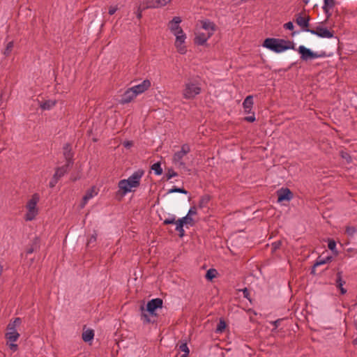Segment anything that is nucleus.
I'll return each mask as SVG.
<instances>
[{"label":"nucleus","instance_id":"nucleus-12","mask_svg":"<svg viewBox=\"0 0 357 357\" xmlns=\"http://www.w3.org/2000/svg\"><path fill=\"white\" fill-rule=\"evenodd\" d=\"M194 223V220L192 216H188L187 214L185 216L178 219L176 222V230L178 231L179 236L181 237L184 236L185 231L183 229L184 225H190L192 226Z\"/></svg>","mask_w":357,"mask_h":357},{"label":"nucleus","instance_id":"nucleus-22","mask_svg":"<svg viewBox=\"0 0 357 357\" xmlns=\"http://www.w3.org/2000/svg\"><path fill=\"white\" fill-rule=\"evenodd\" d=\"M70 166L71 165H68V164L66 163L63 166L56 168L54 175L58 178H60L68 172Z\"/></svg>","mask_w":357,"mask_h":357},{"label":"nucleus","instance_id":"nucleus-40","mask_svg":"<svg viewBox=\"0 0 357 357\" xmlns=\"http://www.w3.org/2000/svg\"><path fill=\"white\" fill-rule=\"evenodd\" d=\"M7 344L8 345L10 349L15 352L17 350L18 346L17 344H15V342H7Z\"/></svg>","mask_w":357,"mask_h":357},{"label":"nucleus","instance_id":"nucleus-24","mask_svg":"<svg viewBox=\"0 0 357 357\" xmlns=\"http://www.w3.org/2000/svg\"><path fill=\"white\" fill-rule=\"evenodd\" d=\"M56 104V101L48 100L40 104V107L44 110H49Z\"/></svg>","mask_w":357,"mask_h":357},{"label":"nucleus","instance_id":"nucleus-45","mask_svg":"<svg viewBox=\"0 0 357 357\" xmlns=\"http://www.w3.org/2000/svg\"><path fill=\"white\" fill-rule=\"evenodd\" d=\"M145 8H147L146 7V6L142 7V6H139L138 9H137V18L140 19L142 17V10L145 9Z\"/></svg>","mask_w":357,"mask_h":357},{"label":"nucleus","instance_id":"nucleus-57","mask_svg":"<svg viewBox=\"0 0 357 357\" xmlns=\"http://www.w3.org/2000/svg\"><path fill=\"white\" fill-rule=\"evenodd\" d=\"M354 344H357V337L354 340Z\"/></svg>","mask_w":357,"mask_h":357},{"label":"nucleus","instance_id":"nucleus-18","mask_svg":"<svg viewBox=\"0 0 357 357\" xmlns=\"http://www.w3.org/2000/svg\"><path fill=\"white\" fill-rule=\"evenodd\" d=\"M170 1H171V0H148L146 2V8H158V7L165 6Z\"/></svg>","mask_w":357,"mask_h":357},{"label":"nucleus","instance_id":"nucleus-49","mask_svg":"<svg viewBox=\"0 0 357 357\" xmlns=\"http://www.w3.org/2000/svg\"><path fill=\"white\" fill-rule=\"evenodd\" d=\"M282 321V320L279 319H277V320H275V321H272L271 324L273 326H274V327L276 328H278V327L279 326L280 323V321Z\"/></svg>","mask_w":357,"mask_h":357},{"label":"nucleus","instance_id":"nucleus-30","mask_svg":"<svg viewBox=\"0 0 357 357\" xmlns=\"http://www.w3.org/2000/svg\"><path fill=\"white\" fill-rule=\"evenodd\" d=\"M97 194V192H96V190L94 189V188H91L90 190H89L86 195L84 196V199H91V198H93Z\"/></svg>","mask_w":357,"mask_h":357},{"label":"nucleus","instance_id":"nucleus-2","mask_svg":"<svg viewBox=\"0 0 357 357\" xmlns=\"http://www.w3.org/2000/svg\"><path fill=\"white\" fill-rule=\"evenodd\" d=\"M144 174L142 169H138L133 172L127 179H122L119 181L118 187L119 192L123 195H126L130 192L133 188H137L140 185L141 179Z\"/></svg>","mask_w":357,"mask_h":357},{"label":"nucleus","instance_id":"nucleus-23","mask_svg":"<svg viewBox=\"0 0 357 357\" xmlns=\"http://www.w3.org/2000/svg\"><path fill=\"white\" fill-rule=\"evenodd\" d=\"M94 333L93 330H86L82 333V339L84 342H89L93 339Z\"/></svg>","mask_w":357,"mask_h":357},{"label":"nucleus","instance_id":"nucleus-19","mask_svg":"<svg viewBox=\"0 0 357 357\" xmlns=\"http://www.w3.org/2000/svg\"><path fill=\"white\" fill-rule=\"evenodd\" d=\"M182 20L180 17H174L173 19L169 22L168 27L170 30L171 33L175 31H178L181 27L180 26V23Z\"/></svg>","mask_w":357,"mask_h":357},{"label":"nucleus","instance_id":"nucleus-46","mask_svg":"<svg viewBox=\"0 0 357 357\" xmlns=\"http://www.w3.org/2000/svg\"><path fill=\"white\" fill-rule=\"evenodd\" d=\"M245 120L248 122H254L256 120L255 113H252L251 116L245 117Z\"/></svg>","mask_w":357,"mask_h":357},{"label":"nucleus","instance_id":"nucleus-43","mask_svg":"<svg viewBox=\"0 0 357 357\" xmlns=\"http://www.w3.org/2000/svg\"><path fill=\"white\" fill-rule=\"evenodd\" d=\"M118 10V7L117 6H111L109 8V10H108V13L110 15H114L116 11Z\"/></svg>","mask_w":357,"mask_h":357},{"label":"nucleus","instance_id":"nucleus-11","mask_svg":"<svg viewBox=\"0 0 357 357\" xmlns=\"http://www.w3.org/2000/svg\"><path fill=\"white\" fill-rule=\"evenodd\" d=\"M305 32H309L322 38H332L333 37V32L322 26H317L314 29H306Z\"/></svg>","mask_w":357,"mask_h":357},{"label":"nucleus","instance_id":"nucleus-33","mask_svg":"<svg viewBox=\"0 0 357 357\" xmlns=\"http://www.w3.org/2000/svg\"><path fill=\"white\" fill-rule=\"evenodd\" d=\"M176 176H177V173L176 172H174L172 169H169L166 174V178L167 180H169Z\"/></svg>","mask_w":357,"mask_h":357},{"label":"nucleus","instance_id":"nucleus-15","mask_svg":"<svg viewBox=\"0 0 357 357\" xmlns=\"http://www.w3.org/2000/svg\"><path fill=\"white\" fill-rule=\"evenodd\" d=\"M293 197L291 192L288 188H282L278 191V202L290 201Z\"/></svg>","mask_w":357,"mask_h":357},{"label":"nucleus","instance_id":"nucleus-17","mask_svg":"<svg viewBox=\"0 0 357 357\" xmlns=\"http://www.w3.org/2000/svg\"><path fill=\"white\" fill-rule=\"evenodd\" d=\"M63 156L66 160V163L68 165H73V153L71 151V147L68 144H66L63 147Z\"/></svg>","mask_w":357,"mask_h":357},{"label":"nucleus","instance_id":"nucleus-8","mask_svg":"<svg viewBox=\"0 0 357 357\" xmlns=\"http://www.w3.org/2000/svg\"><path fill=\"white\" fill-rule=\"evenodd\" d=\"M172 33L176 38L174 45L177 51L181 54H185L187 52V48L185 45V43L187 37L182 28L179 29L178 31L176 30L174 32H172Z\"/></svg>","mask_w":357,"mask_h":357},{"label":"nucleus","instance_id":"nucleus-48","mask_svg":"<svg viewBox=\"0 0 357 357\" xmlns=\"http://www.w3.org/2000/svg\"><path fill=\"white\" fill-rule=\"evenodd\" d=\"M328 246L330 250H333L336 247V243L334 241H329Z\"/></svg>","mask_w":357,"mask_h":357},{"label":"nucleus","instance_id":"nucleus-56","mask_svg":"<svg viewBox=\"0 0 357 357\" xmlns=\"http://www.w3.org/2000/svg\"><path fill=\"white\" fill-rule=\"evenodd\" d=\"M33 252V249H29L28 251H27V254H31Z\"/></svg>","mask_w":357,"mask_h":357},{"label":"nucleus","instance_id":"nucleus-21","mask_svg":"<svg viewBox=\"0 0 357 357\" xmlns=\"http://www.w3.org/2000/svg\"><path fill=\"white\" fill-rule=\"evenodd\" d=\"M344 284L345 282L342 278V272H338L337 273L336 287L340 289L342 294L347 293V289L343 287Z\"/></svg>","mask_w":357,"mask_h":357},{"label":"nucleus","instance_id":"nucleus-7","mask_svg":"<svg viewBox=\"0 0 357 357\" xmlns=\"http://www.w3.org/2000/svg\"><path fill=\"white\" fill-rule=\"evenodd\" d=\"M190 151V148L188 144H184L181 146V149L176 151L172 158V162L178 167L186 169L185 163L183 161V158Z\"/></svg>","mask_w":357,"mask_h":357},{"label":"nucleus","instance_id":"nucleus-16","mask_svg":"<svg viewBox=\"0 0 357 357\" xmlns=\"http://www.w3.org/2000/svg\"><path fill=\"white\" fill-rule=\"evenodd\" d=\"M135 93L131 88L128 89L122 95L121 102L123 104L130 102L137 96Z\"/></svg>","mask_w":357,"mask_h":357},{"label":"nucleus","instance_id":"nucleus-31","mask_svg":"<svg viewBox=\"0 0 357 357\" xmlns=\"http://www.w3.org/2000/svg\"><path fill=\"white\" fill-rule=\"evenodd\" d=\"M174 192H179V193H182V194H185V195H186L188 193V192L184 188H176V187H174L168 190V193H174Z\"/></svg>","mask_w":357,"mask_h":357},{"label":"nucleus","instance_id":"nucleus-10","mask_svg":"<svg viewBox=\"0 0 357 357\" xmlns=\"http://www.w3.org/2000/svg\"><path fill=\"white\" fill-rule=\"evenodd\" d=\"M298 52L301 54V59L303 61L321 58L326 55L324 52L318 54L317 52H312L310 49L307 48L303 45H300L298 47Z\"/></svg>","mask_w":357,"mask_h":357},{"label":"nucleus","instance_id":"nucleus-50","mask_svg":"<svg viewBox=\"0 0 357 357\" xmlns=\"http://www.w3.org/2000/svg\"><path fill=\"white\" fill-rule=\"evenodd\" d=\"M280 245V241H276V242H274L272 243V246H273V248L274 250H277L278 248H279Z\"/></svg>","mask_w":357,"mask_h":357},{"label":"nucleus","instance_id":"nucleus-38","mask_svg":"<svg viewBox=\"0 0 357 357\" xmlns=\"http://www.w3.org/2000/svg\"><path fill=\"white\" fill-rule=\"evenodd\" d=\"M322 9L326 15V19H329L330 17L331 16V10L332 9V8H329L328 6H322Z\"/></svg>","mask_w":357,"mask_h":357},{"label":"nucleus","instance_id":"nucleus-47","mask_svg":"<svg viewBox=\"0 0 357 357\" xmlns=\"http://www.w3.org/2000/svg\"><path fill=\"white\" fill-rule=\"evenodd\" d=\"M284 27L288 30H293L294 26L291 22H289L284 24Z\"/></svg>","mask_w":357,"mask_h":357},{"label":"nucleus","instance_id":"nucleus-53","mask_svg":"<svg viewBox=\"0 0 357 357\" xmlns=\"http://www.w3.org/2000/svg\"><path fill=\"white\" fill-rule=\"evenodd\" d=\"M88 202H89V199H84V197H83L82 201L80 204V207L84 208Z\"/></svg>","mask_w":357,"mask_h":357},{"label":"nucleus","instance_id":"nucleus-58","mask_svg":"<svg viewBox=\"0 0 357 357\" xmlns=\"http://www.w3.org/2000/svg\"><path fill=\"white\" fill-rule=\"evenodd\" d=\"M310 0H303V2L305 3V4H307L309 3Z\"/></svg>","mask_w":357,"mask_h":357},{"label":"nucleus","instance_id":"nucleus-1","mask_svg":"<svg viewBox=\"0 0 357 357\" xmlns=\"http://www.w3.org/2000/svg\"><path fill=\"white\" fill-rule=\"evenodd\" d=\"M216 30L214 22L209 20H203L198 22L195 31V42L199 45H204Z\"/></svg>","mask_w":357,"mask_h":357},{"label":"nucleus","instance_id":"nucleus-29","mask_svg":"<svg viewBox=\"0 0 357 357\" xmlns=\"http://www.w3.org/2000/svg\"><path fill=\"white\" fill-rule=\"evenodd\" d=\"M329 261H331V257H326V259H322L321 257H318L314 265V268H315L316 266H319L325 264Z\"/></svg>","mask_w":357,"mask_h":357},{"label":"nucleus","instance_id":"nucleus-37","mask_svg":"<svg viewBox=\"0 0 357 357\" xmlns=\"http://www.w3.org/2000/svg\"><path fill=\"white\" fill-rule=\"evenodd\" d=\"M209 201V197L208 196L202 197L199 201V207L203 208L204 207L206 204Z\"/></svg>","mask_w":357,"mask_h":357},{"label":"nucleus","instance_id":"nucleus-36","mask_svg":"<svg viewBox=\"0 0 357 357\" xmlns=\"http://www.w3.org/2000/svg\"><path fill=\"white\" fill-rule=\"evenodd\" d=\"M341 157L346 160L347 163H350L351 162V158L349 153L344 151L340 152Z\"/></svg>","mask_w":357,"mask_h":357},{"label":"nucleus","instance_id":"nucleus-6","mask_svg":"<svg viewBox=\"0 0 357 357\" xmlns=\"http://www.w3.org/2000/svg\"><path fill=\"white\" fill-rule=\"evenodd\" d=\"M162 306V301L160 298H154L151 300L147 303L146 310H144V308L142 309V319L144 322H150L151 320L146 312H148L151 315H155V310H157L158 308H161Z\"/></svg>","mask_w":357,"mask_h":357},{"label":"nucleus","instance_id":"nucleus-44","mask_svg":"<svg viewBox=\"0 0 357 357\" xmlns=\"http://www.w3.org/2000/svg\"><path fill=\"white\" fill-rule=\"evenodd\" d=\"M188 216H192L197 214V208L195 206L191 207L188 213Z\"/></svg>","mask_w":357,"mask_h":357},{"label":"nucleus","instance_id":"nucleus-52","mask_svg":"<svg viewBox=\"0 0 357 357\" xmlns=\"http://www.w3.org/2000/svg\"><path fill=\"white\" fill-rule=\"evenodd\" d=\"M88 202H89V199H84V197H83L82 201L80 204V207L84 208Z\"/></svg>","mask_w":357,"mask_h":357},{"label":"nucleus","instance_id":"nucleus-41","mask_svg":"<svg viewBox=\"0 0 357 357\" xmlns=\"http://www.w3.org/2000/svg\"><path fill=\"white\" fill-rule=\"evenodd\" d=\"M335 6L334 0H324L323 6H328L329 8H333Z\"/></svg>","mask_w":357,"mask_h":357},{"label":"nucleus","instance_id":"nucleus-27","mask_svg":"<svg viewBox=\"0 0 357 357\" xmlns=\"http://www.w3.org/2000/svg\"><path fill=\"white\" fill-rule=\"evenodd\" d=\"M225 328H226L225 321L222 319H220L217 326V328L215 329V332L218 333H221L223 332V331L225 329Z\"/></svg>","mask_w":357,"mask_h":357},{"label":"nucleus","instance_id":"nucleus-54","mask_svg":"<svg viewBox=\"0 0 357 357\" xmlns=\"http://www.w3.org/2000/svg\"><path fill=\"white\" fill-rule=\"evenodd\" d=\"M243 294H244V297L245 298H248V289L246 288L245 289H243Z\"/></svg>","mask_w":357,"mask_h":357},{"label":"nucleus","instance_id":"nucleus-4","mask_svg":"<svg viewBox=\"0 0 357 357\" xmlns=\"http://www.w3.org/2000/svg\"><path fill=\"white\" fill-rule=\"evenodd\" d=\"M263 46L276 53H281L287 50L294 49V45L291 42L277 38H266Z\"/></svg>","mask_w":357,"mask_h":357},{"label":"nucleus","instance_id":"nucleus-32","mask_svg":"<svg viewBox=\"0 0 357 357\" xmlns=\"http://www.w3.org/2000/svg\"><path fill=\"white\" fill-rule=\"evenodd\" d=\"M356 231L357 229L355 227L348 226L346 228V233L349 236H353Z\"/></svg>","mask_w":357,"mask_h":357},{"label":"nucleus","instance_id":"nucleus-39","mask_svg":"<svg viewBox=\"0 0 357 357\" xmlns=\"http://www.w3.org/2000/svg\"><path fill=\"white\" fill-rule=\"evenodd\" d=\"M13 47V42H9L7 44V46H6V50L4 51V54L8 55L10 53Z\"/></svg>","mask_w":357,"mask_h":357},{"label":"nucleus","instance_id":"nucleus-35","mask_svg":"<svg viewBox=\"0 0 357 357\" xmlns=\"http://www.w3.org/2000/svg\"><path fill=\"white\" fill-rule=\"evenodd\" d=\"M97 240V234L95 233L92 234L87 241V246L90 247Z\"/></svg>","mask_w":357,"mask_h":357},{"label":"nucleus","instance_id":"nucleus-55","mask_svg":"<svg viewBox=\"0 0 357 357\" xmlns=\"http://www.w3.org/2000/svg\"><path fill=\"white\" fill-rule=\"evenodd\" d=\"M3 266L0 264V276L1 275V274L3 273Z\"/></svg>","mask_w":357,"mask_h":357},{"label":"nucleus","instance_id":"nucleus-13","mask_svg":"<svg viewBox=\"0 0 357 357\" xmlns=\"http://www.w3.org/2000/svg\"><path fill=\"white\" fill-rule=\"evenodd\" d=\"M310 18L308 15L303 16L301 13L296 15V23L302 29L303 31H305L310 25Z\"/></svg>","mask_w":357,"mask_h":357},{"label":"nucleus","instance_id":"nucleus-3","mask_svg":"<svg viewBox=\"0 0 357 357\" xmlns=\"http://www.w3.org/2000/svg\"><path fill=\"white\" fill-rule=\"evenodd\" d=\"M202 92V84L199 79L186 81L182 90V96L186 100H192Z\"/></svg>","mask_w":357,"mask_h":357},{"label":"nucleus","instance_id":"nucleus-9","mask_svg":"<svg viewBox=\"0 0 357 357\" xmlns=\"http://www.w3.org/2000/svg\"><path fill=\"white\" fill-rule=\"evenodd\" d=\"M21 324V319L17 317L13 321L10 322L7 326V332L5 335L6 340L8 342H16L19 337L20 333L17 331L16 327Z\"/></svg>","mask_w":357,"mask_h":357},{"label":"nucleus","instance_id":"nucleus-26","mask_svg":"<svg viewBox=\"0 0 357 357\" xmlns=\"http://www.w3.org/2000/svg\"><path fill=\"white\" fill-rule=\"evenodd\" d=\"M151 169L156 175H161L162 173V169L160 162H155L151 166Z\"/></svg>","mask_w":357,"mask_h":357},{"label":"nucleus","instance_id":"nucleus-51","mask_svg":"<svg viewBox=\"0 0 357 357\" xmlns=\"http://www.w3.org/2000/svg\"><path fill=\"white\" fill-rule=\"evenodd\" d=\"M123 146L127 148V149H129L132 146V142H130V141H126V142H123Z\"/></svg>","mask_w":357,"mask_h":357},{"label":"nucleus","instance_id":"nucleus-14","mask_svg":"<svg viewBox=\"0 0 357 357\" xmlns=\"http://www.w3.org/2000/svg\"><path fill=\"white\" fill-rule=\"evenodd\" d=\"M150 86H151L150 81L148 79H145L140 84L135 85L130 88L133 90L134 92H135V93L137 96L139 94L144 93Z\"/></svg>","mask_w":357,"mask_h":357},{"label":"nucleus","instance_id":"nucleus-20","mask_svg":"<svg viewBox=\"0 0 357 357\" xmlns=\"http://www.w3.org/2000/svg\"><path fill=\"white\" fill-rule=\"evenodd\" d=\"M253 97L252 96H248L245 98L243 102V107L245 113H251L253 107Z\"/></svg>","mask_w":357,"mask_h":357},{"label":"nucleus","instance_id":"nucleus-25","mask_svg":"<svg viewBox=\"0 0 357 357\" xmlns=\"http://www.w3.org/2000/svg\"><path fill=\"white\" fill-rule=\"evenodd\" d=\"M178 349L180 351L183 352V354H182L180 357H188L190 351L186 343L181 344L179 345Z\"/></svg>","mask_w":357,"mask_h":357},{"label":"nucleus","instance_id":"nucleus-5","mask_svg":"<svg viewBox=\"0 0 357 357\" xmlns=\"http://www.w3.org/2000/svg\"><path fill=\"white\" fill-rule=\"evenodd\" d=\"M40 200V195L38 193H34L30 199L28 200L26 204V213L25 214V220L26 221H31L38 214V208L37 204Z\"/></svg>","mask_w":357,"mask_h":357},{"label":"nucleus","instance_id":"nucleus-34","mask_svg":"<svg viewBox=\"0 0 357 357\" xmlns=\"http://www.w3.org/2000/svg\"><path fill=\"white\" fill-rule=\"evenodd\" d=\"M176 222L177 221H176L175 216L172 215L164 220V224H165V225L176 224Z\"/></svg>","mask_w":357,"mask_h":357},{"label":"nucleus","instance_id":"nucleus-42","mask_svg":"<svg viewBox=\"0 0 357 357\" xmlns=\"http://www.w3.org/2000/svg\"><path fill=\"white\" fill-rule=\"evenodd\" d=\"M59 178H58L57 177H56L54 175L53 176L52 180L50 181V188H54L56 184L57 183L58 181H59Z\"/></svg>","mask_w":357,"mask_h":357},{"label":"nucleus","instance_id":"nucleus-28","mask_svg":"<svg viewBox=\"0 0 357 357\" xmlns=\"http://www.w3.org/2000/svg\"><path fill=\"white\" fill-rule=\"evenodd\" d=\"M217 271L215 269L210 268L207 271L206 274V278L208 280H213L216 276Z\"/></svg>","mask_w":357,"mask_h":357}]
</instances>
